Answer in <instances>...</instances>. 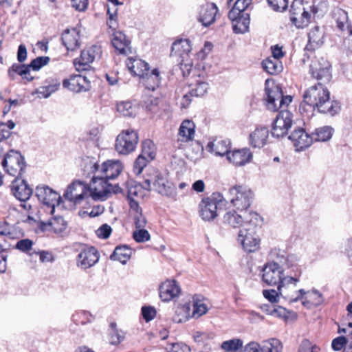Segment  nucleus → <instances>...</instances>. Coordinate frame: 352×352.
Returning a JSON list of instances; mask_svg holds the SVG:
<instances>
[{"instance_id": "obj_49", "label": "nucleus", "mask_w": 352, "mask_h": 352, "mask_svg": "<svg viewBox=\"0 0 352 352\" xmlns=\"http://www.w3.org/2000/svg\"><path fill=\"white\" fill-rule=\"evenodd\" d=\"M333 16L337 27L343 30L346 23H348V13L343 9L337 8L333 12Z\"/></svg>"}, {"instance_id": "obj_42", "label": "nucleus", "mask_w": 352, "mask_h": 352, "mask_svg": "<svg viewBox=\"0 0 352 352\" xmlns=\"http://www.w3.org/2000/svg\"><path fill=\"white\" fill-rule=\"evenodd\" d=\"M250 14L244 12L241 16L233 23L232 29L234 33H245L248 31L250 25Z\"/></svg>"}, {"instance_id": "obj_61", "label": "nucleus", "mask_w": 352, "mask_h": 352, "mask_svg": "<svg viewBox=\"0 0 352 352\" xmlns=\"http://www.w3.org/2000/svg\"><path fill=\"white\" fill-rule=\"evenodd\" d=\"M142 314L146 322L152 320L156 316V310L151 306H144L142 307Z\"/></svg>"}, {"instance_id": "obj_63", "label": "nucleus", "mask_w": 352, "mask_h": 352, "mask_svg": "<svg viewBox=\"0 0 352 352\" xmlns=\"http://www.w3.org/2000/svg\"><path fill=\"white\" fill-rule=\"evenodd\" d=\"M134 223L136 228H143L146 225V219L142 214V212L134 214Z\"/></svg>"}, {"instance_id": "obj_19", "label": "nucleus", "mask_w": 352, "mask_h": 352, "mask_svg": "<svg viewBox=\"0 0 352 352\" xmlns=\"http://www.w3.org/2000/svg\"><path fill=\"white\" fill-rule=\"evenodd\" d=\"M324 32L319 26L316 25L311 29L308 33V43L305 47L306 54L308 52L313 53L316 50L320 48L323 44Z\"/></svg>"}, {"instance_id": "obj_56", "label": "nucleus", "mask_w": 352, "mask_h": 352, "mask_svg": "<svg viewBox=\"0 0 352 352\" xmlns=\"http://www.w3.org/2000/svg\"><path fill=\"white\" fill-rule=\"evenodd\" d=\"M307 9L303 0H293L289 10L290 16L300 14V12Z\"/></svg>"}, {"instance_id": "obj_53", "label": "nucleus", "mask_w": 352, "mask_h": 352, "mask_svg": "<svg viewBox=\"0 0 352 352\" xmlns=\"http://www.w3.org/2000/svg\"><path fill=\"white\" fill-rule=\"evenodd\" d=\"M269 6L276 12H283L288 8V0H267Z\"/></svg>"}, {"instance_id": "obj_62", "label": "nucleus", "mask_w": 352, "mask_h": 352, "mask_svg": "<svg viewBox=\"0 0 352 352\" xmlns=\"http://www.w3.org/2000/svg\"><path fill=\"white\" fill-rule=\"evenodd\" d=\"M112 229L110 226L107 224L102 225L97 230L96 234L99 238L101 239H107L111 235Z\"/></svg>"}, {"instance_id": "obj_44", "label": "nucleus", "mask_w": 352, "mask_h": 352, "mask_svg": "<svg viewBox=\"0 0 352 352\" xmlns=\"http://www.w3.org/2000/svg\"><path fill=\"white\" fill-rule=\"evenodd\" d=\"M281 342L276 338L265 340L262 342L261 352H281Z\"/></svg>"}, {"instance_id": "obj_6", "label": "nucleus", "mask_w": 352, "mask_h": 352, "mask_svg": "<svg viewBox=\"0 0 352 352\" xmlns=\"http://www.w3.org/2000/svg\"><path fill=\"white\" fill-rule=\"evenodd\" d=\"M1 165L8 175L15 178L22 177L27 166L24 157L19 151L13 149L4 155Z\"/></svg>"}, {"instance_id": "obj_8", "label": "nucleus", "mask_w": 352, "mask_h": 352, "mask_svg": "<svg viewBox=\"0 0 352 352\" xmlns=\"http://www.w3.org/2000/svg\"><path fill=\"white\" fill-rule=\"evenodd\" d=\"M222 201L220 193H213L211 197L201 199L199 204V214L205 221L214 220L219 212L218 205Z\"/></svg>"}, {"instance_id": "obj_14", "label": "nucleus", "mask_w": 352, "mask_h": 352, "mask_svg": "<svg viewBox=\"0 0 352 352\" xmlns=\"http://www.w3.org/2000/svg\"><path fill=\"white\" fill-rule=\"evenodd\" d=\"M238 240L244 250L248 252H254L259 248L260 240L256 235L255 230L248 231V229H241L239 232Z\"/></svg>"}, {"instance_id": "obj_15", "label": "nucleus", "mask_w": 352, "mask_h": 352, "mask_svg": "<svg viewBox=\"0 0 352 352\" xmlns=\"http://www.w3.org/2000/svg\"><path fill=\"white\" fill-rule=\"evenodd\" d=\"M11 190L13 195L21 202L28 201L33 193V189L21 177H16L12 182Z\"/></svg>"}, {"instance_id": "obj_41", "label": "nucleus", "mask_w": 352, "mask_h": 352, "mask_svg": "<svg viewBox=\"0 0 352 352\" xmlns=\"http://www.w3.org/2000/svg\"><path fill=\"white\" fill-rule=\"evenodd\" d=\"M223 221L233 228H239L243 226V214H239L234 210H230L225 213Z\"/></svg>"}, {"instance_id": "obj_18", "label": "nucleus", "mask_w": 352, "mask_h": 352, "mask_svg": "<svg viewBox=\"0 0 352 352\" xmlns=\"http://www.w3.org/2000/svg\"><path fill=\"white\" fill-rule=\"evenodd\" d=\"M309 9L300 12V14L290 16V21L298 28H304L307 27L311 21L313 16L318 11V8L315 6H308Z\"/></svg>"}, {"instance_id": "obj_1", "label": "nucleus", "mask_w": 352, "mask_h": 352, "mask_svg": "<svg viewBox=\"0 0 352 352\" xmlns=\"http://www.w3.org/2000/svg\"><path fill=\"white\" fill-rule=\"evenodd\" d=\"M268 80L265 81V100L267 108L272 111H277L282 108L276 119L273 122L271 134L277 138H282L287 134L288 130L292 127L293 120L292 114L285 110L292 101L291 96H283L282 89L278 85L267 87Z\"/></svg>"}, {"instance_id": "obj_64", "label": "nucleus", "mask_w": 352, "mask_h": 352, "mask_svg": "<svg viewBox=\"0 0 352 352\" xmlns=\"http://www.w3.org/2000/svg\"><path fill=\"white\" fill-rule=\"evenodd\" d=\"M168 352H190V349L185 344L175 343L172 345Z\"/></svg>"}, {"instance_id": "obj_28", "label": "nucleus", "mask_w": 352, "mask_h": 352, "mask_svg": "<svg viewBox=\"0 0 352 352\" xmlns=\"http://www.w3.org/2000/svg\"><path fill=\"white\" fill-rule=\"evenodd\" d=\"M209 85L206 82H198L195 88L191 89L187 94H184L182 98V104L184 107H188L191 102V97L203 96L208 90Z\"/></svg>"}, {"instance_id": "obj_46", "label": "nucleus", "mask_w": 352, "mask_h": 352, "mask_svg": "<svg viewBox=\"0 0 352 352\" xmlns=\"http://www.w3.org/2000/svg\"><path fill=\"white\" fill-rule=\"evenodd\" d=\"M117 110L125 117H133L135 115V107L129 101L119 102L117 104Z\"/></svg>"}, {"instance_id": "obj_33", "label": "nucleus", "mask_w": 352, "mask_h": 352, "mask_svg": "<svg viewBox=\"0 0 352 352\" xmlns=\"http://www.w3.org/2000/svg\"><path fill=\"white\" fill-rule=\"evenodd\" d=\"M131 254L132 250L128 245H120L116 247L113 252L110 256V258L125 264L130 259Z\"/></svg>"}, {"instance_id": "obj_60", "label": "nucleus", "mask_w": 352, "mask_h": 352, "mask_svg": "<svg viewBox=\"0 0 352 352\" xmlns=\"http://www.w3.org/2000/svg\"><path fill=\"white\" fill-rule=\"evenodd\" d=\"M347 343V338L344 336H338L332 340L331 347L334 351H340Z\"/></svg>"}, {"instance_id": "obj_16", "label": "nucleus", "mask_w": 352, "mask_h": 352, "mask_svg": "<svg viewBox=\"0 0 352 352\" xmlns=\"http://www.w3.org/2000/svg\"><path fill=\"white\" fill-rule=\"evenodd\" d=\"M100 258L98 251L95 247L91 246L82 250L77 256L78 266L87 270L98 263Z\"/></svg>"}, {"instance_id": "obj_59", "label": "nucleus", "mask_w": 352, "mask_h": 352, "mask_svg": "<svg viewBox=\"0 0 352 352\" xmlns=\"http://www.w3.org/2000/svg\"><path fill=\"white\" fill-rule=\"evenodd\" d=\"M273 310L272 316L283 319L284 320H287L289 319V315L291 314L290 311L281 306L275 305Z\"/></svg>"}, {"instance_id": "obj_2", "label": "nucleus", "mask_w": 352, "mask_h": 352, "mask_svg": "<svg viewBox=\"0 0 352 352\" xmlns=\"http://www.w3.org/2000/svg\"><path fill=\"white\" fill-rule=\"evenodd\" d=\"M302 103L319 113L333 116L340 111L337 101L330 100V92L322 82L311 86L303 94Z\"/></svg>"}, {"instance_id": "obj_54", "label": "nucleus", "mask_w": 352, "mask_h": 352, "mask_svg": "<svg viewBox=\"0 0 352 352\" xmlns=\"http://www.w3.org/2000/svg\"><path fill=\"white\" fill-rule=\"evenodd\" d=\"M133 232V238L138 243H143L150 240L151 236L149 232L143 228H137Z\"/></svg>"}, {"instance_id": "obj_23", "label": "nucleus", "mask_w": 352, "mask_h": 352, "mask_svg": "<svg viewBox=\"0 0 352 352\" xmlns=\"http://www.w3.org/2000/svg\"><path fill=\"white\" fill-rule=\"evenodd\" d=\"M84 84L85 78H82L81 74L71 76L69 79H65L63 82L64 88L76 93L87 91L91 89V85Z\"/></svg>"}, {"instance_id": "obj_36", "label": "nucleus", "mask_w": 352, "mask_h": 352, "mask_svg": "<svg viewBox=\"0 0 352 352\" xmlns=\"http://www.w3.org/2000/svg\"><path fill=\"white\" fill-rule=\"evenodd\" d=\"M334 132V129L330 126H323L316 128L311 133L313 142H327L329 141Z\"/></svg>"}, {"instance_id": "obj_9", "label": "nucleus", "mask_w": 352, "mask_h": 352, "mask_svg": "<svg viewBox=\"0 0 352 352\" xmlns=\"http://www.w3.org/2000/svg\"><path fill=\"white\" fill-rule=\"evenodd\" d=\"M138 143V133L134 130L127 129L117 136L115 148L119 154L128 155L135 149Z\"/></svg>"}, {"instance_id": "obj_48", "label": "nucleus", "mask_w": 352, "mask_h": 352, "mask_svg": "<svg viewBox=\"0 0 352 352\" xmlns=\"http://www.w3.org/2000/svg\"><path fill=\"white\" fill-rule=\"evenodd\" d=\"M243 340L239 338H234L222 342L221 349L227 352H236L243 347Z\"/></svg>"}, {"instance_id": "obj_3", "label": "nucleus", "mask_w": 352, "mask_h": 352, "mask_svg": "<svg viewBox=\"0 0 352 352\" xmlns=\"http://www.w3.org/2000/svg\"><path fill=\"white\" fill-rule=\"evenodd\" d=\"M85 168L89 170L88 175L91 177V186H96V184L98 182V185H103L104 188H108L109 180L118 177L123 167L119 160H107L101 166L98 162L90 160L85 166Z\"/></svg>"}, {"instance_id": "obj_21", "label": "nucleus", "mask_w": 352, "mask_h": 352, "mask_svg": "<svg viewBox=\"0 0 352 352\" xmlns=\"http://www.w3.org/2000/svg\"><path fill=\"white\" fill-rule=\"evenodd\" d=\"M160 297L162 301L168 302L177 296L180 293V288L175 280H167L162 283L159 288Z\"/></svg>"}, {"instance_id": "obj_55", "label": "nucleus", "mask_w": 352, "mask_h": 352, "mask_svg": "<svg viewBox=\"0 0 352 352\" xmlns=\"http://www.w3.org/2000/svg\"><path fill=\"white\" fill-rule=\"evenodd\" d=\"M144 189V184L131 182L128 184L127 199H134L133 197H138L141 190Z\"/></svg>"}, {"instance_id": "obj_29", "label": "nucleus", "mask_w": 352, "mask_h": 352, "mask_svg": "<svg viewBox=\"0 0 352 352\" xmlns=\"http://www.w3.org/2000/svg\"><path fill=\"white\" fill-rule=\"evenodd\" d=\"M268 135L267 127H258L250 135V144L255 148H261L266 144Z\"/></svg>"}, {"instance_id": "obj_34", "label": "nucleus", "mask_w": 352, "mask_h": 352, "mask_svg": "<svg viewBox=\"0 0 352 352\" xmlns=\"http://www.w3.org/2000/svg\"><path fill=\"white\" fill-rule=\"evenodd\" d=\"M243 226L242 229H248V231L255 230L256 228L260 226L262 221V218L259 214L254 212H248L246 210L243 211Z\"/></svg>"}, {"instance_id": "obj_38", "label": "nucleus", "mask_w": 352, "mask_h": 352, "mask_svg": "<svg viewBox=\"0 0 352 352\" xmlns=\"http://www.w3.org/2000/svg\"><path fill=\"white\" fill-rule=\"evenodd\" d=\"M190 303L178 305L173 316V321L176 323H182L187 321L191 317Z\"/></svg>"}, {"instance_id": "obj_32", "label": "nucleus", "mask_w": 352, "mask_h": 352, "mask_svg": "<svg viewBox=\"0 0 352 352\" xmlns=\"http://www.w3.org/2000/svg\"><path fill=\"white\" fill-rule=\"evenodd\" d=\"M130 41L126 38V35L121 31H115L113 34L111 43L113 47L120 54H126L129 47Z\"/></svg>"}, {"instance_id": "obj_31", "label": "nucleus", "mask_w": 352, "mask_h": 352, "mask_svg": "<svg viewBox=\"0 0 352 352\" xmlns=\"http://www.w3.org/2000/svg\"><path fill=\"white\" fill-rule=\"evenodd\" d=\"M195 124L193 122L186 120L183 121L178 131V140L188 142L193 140L195 135Z\"/></svg>"}, {"instance_id": "obj_5", "label": "nucleus", "mask_w": 352, "mask_h": 352, "mask_svg": "<svg viewBox=\"0 0 352 352\" xmlns=\"http://www.w3.org/2000/svg\"><path fill=\"white\" fill-rule=\"evenodd\" d=\"M280 250L274 249L270 252V256L272 258H276L277 261L267 263L263 269V280L268 285H278L281 280V275H283V269L280 266V258L284 255ZM283 262H284L283 261Z\"/></svg>"}, {"instance_id": "obj_37", "label": "nucleus", "mask_w": 352, "mask_h": 352, "mask_svg": "<svg viewBox=\"0 0 352 352\" xmlns=\"http://www.w3.org/2000/svg\"><path fill=\"white\" fill-rule=\"evenodd\" d=\"M141 78L146 88L152 91L158 87L161 82L160 72L156 68L149 72L145 76H142Z\"/></svg>"}, {"instance_id": "obj_58", "label": "nucleus", "mask_w": 352, "mask_h": 352, "mask_svg": "<svg viewBox=\"0 0 352 352\" xmlns=\"http://www.w3.org/2000/svg\"><path fill=\"white\" fill-rule=\"evenodd\" d=\"M33 241L29 239H21L17 241L15 248L22 252H28L32 250Z\"/></svg>"}, {"instance_id": "obj_10", "label": "nucleus", "mask_w": 352, "mask_h": 352, "mask_svg": "<svg viewBox=\"0 0 352 352\" xmlns=\"http://www.w3.org/2000/svg\"><path fill=\"white\" fill-rule=\"evenodd\" d=\"M309 73L318 82L326 84L332 78L331 65L324 58L321 57L311 61L309 66Z\"/></svg>"}, {"instance_id": "obj_35", "label": "nucleus", "mask_w": 352, "mask_h": 352, "mask_svg": "<svg viewBox=\"0 0 352 352\" xmlns=\"http://www.w3.org/2000/svg\"><path fill=\"white\" fill-rule=\"evenodd\" d=\"M262 67L270 75H277L283 71V66L280 60L268 57L261 63Z\"/></svg>"}, {"instance_id": "obj_26", "label": "nucleus", "mask_w": 352, "mask_h": 352, "mask_svg": "<svg viewBox=\"0 0 352 352\" xmlns=\"http://www.w3.org/2000/svg\"><path fill=\"white\" fill-rule=\"evenodd\" d=\"M80 32L76 29H67L62 34L63 45L68 51H73L79 47Z\"/></svg>"}, {"instance_id": "obj_4", "label": "nucleus", "mask_w": 352, "mask_h": 352, "mask_svg": "<svg viewBox=\"0 0 352 352\" xmlns=\"http://www.w3.org/2000/svg\"><path fill=\"white\" fill-rule=\"evenodd\" d=\"M153 190L159 194L170 197L174 191L173 187L168 182L165 175L155 168H148L144 179V189L148 191Z\"/></svg>"}, {"instance_id": "obj_22", "label": "nucleus", "mask_w": 352, "mask_h": 352, "mask_svg": "<svg viewBox=\"0 0 352 352\" xmlns=\"http://www.w3.org/2000/svg\"><path fill=\"white\" fill-rule=\"evenodd\" d=\"M85 186L80 182L72 183L68 186L63 197L75 204H79L84 199Z\"/></svg>"}, {"instance_id": "obj_52", "label": "nucleus", "mask_w": 352, "mask_h": 352, "mask_svg": "<svg viewBox=\"0 0 352 352\" xmlns=\"http://www.w3.org/2000/svg\"><path fill=\"white\" fill-rule=\"evenodd\" d=\"M154 144L151 140H145L142 143V154L145 157L147 156L152 160L155 158V153L153 151Z\"/></svg>"}, {"instance_id": "obj_43", "label": "nucleus", "mask_w": 352, "mask_h": 352, "mask_svg": "<svg viewBox=\"0 0 352 352\" xmlns=\"http://www.w3.org/2000/svg\"><path fill=\"white\" fill-rule=\"evenodd\" d=\"M47 85L41 87L38 94L43 98H48L52 93L55 92L60 86V82L57 79H51L46 81Z\"/></svg>"}, {"instance_id": "obj_11", "label": "nucleus", "mask_w": 352, "mask_h": 352, "mask_svg": "<svg viewBox=\"0 0 352 352\" xmlns=\"http://www.w3.org/2000/svg\"><path fill=\"white\" fill-rule=\"evenodd\" d=\"M283 261H284L283 266L285 265L287 269L292 268V272L289 275L286 276L281 275V280L279 282L277 287L279 294L281 296L287 294L284 289H286V287L289 284H293L294 286L296 285L299 282V278L301 275V270L299 267L297 265L292 264L289 258H286L285 255H281L280 263H283Z\"/></svg>"}, {"instance_id": "obj_27", "label": "nucleus", "mask_w": 352, "mask_h": 352, "mask_svg": "<svg viewBox=\"0 0 352 352\" xmlns=\"http://www.w3.org/2000/svg\"><path fill=\"white\" fill-rule=\"evenodd\" d=\"M206 147L209 151L214 152L216 155H226L228 157V155L230 153L231 142L228 139H216L212 142H210Z\"/></svg>"}, {"instance_id": "obj_39", "label": "nucleus", "mask_w": 352, "mask_h": 352, "mask_svg": "<svg viewBox=\"0 0 352 352\" xmlns=\"http://www.w3.org/2000/svg\"><path fill=\"white\" fill-rule=\"evenodd\" d=\"M190 41L188 39H180L175 41L171 47V55L182 57L188 54L192 50Z\"/></svg>"}, {"instance_id": "obj_51", "label": "nucleus", "mask_w": 352, "mask_h": 352, "mask_svg": "<svg viewBox=\"0 0 352 352\" xmlns=\"http://www.w3.org/2000/svg\"><path fill=\"white\" fill-rule=\"evenodd\" d=\"M50 60L48 56H38L33 59L29 65H28L29 70L38 71L42 67L47 65Z\"/></svg>"}, {"instance_id": "obj_47", "label": "nucleus", "mask_w": 352, "mask_h": 352, "mask_svg": "<svg viewBox=\"0 0 352 352\" xmlns=\"http://www.w3.org/2000/svg\"><path fill=\"white\" fill-rule=\"evenodd\" d=\"M29 68L28 65H21L19 63H14L8 69V74L11 80H14L15 74L23 76L24 74L29 75Z\"/></svg>"}, {"instance_id": "obj_20", "label": "nucleus", "mask_w": 352, "mask_h": 352, "mask_svg": "<svg viewBox=\"0 0 352 352\" xmlns=\"http://www.w3.org/2000/svg\"><path fill=\"white\" fill-rule=\"evenodd\" d=\"M218 12L217 6L215 3H206L200 8L198 20L205 27H208L215 21V16Z\"/></svg>"}, {"instance_id": "obj_45", "label": "nucleus", "mask_w": 352, "mask_h": 352, "mask_svg": "<svg viewBox=\"0 0 352 352\" xmlns=\"http://www.w3.org/2000/svg\"><path fill=\"white\" fill-rule=\"evenodd\" d=\"M109 343L113 345H117L124 339V336L121 331L116 328V323L111 322L109 329Z\"/></svg>"}, {"instance_id": "obj_7", "label": "nucleus", "mask_w": 352, "mask_h": 352, "mask_svg": "<svg viewBox=\"0 0 352 352\" xmlns=\"http://www.w3.org/2000/svg\"><path fill=\"white\" fill-rule=\"evenodd\" d=\"M231 204L241 212L246 210L251 205L253 192L247 186L236 185L229 190Z\"/></svg>"}, {"instance_id": "obj_24", "label": "nucleus", "mask_w": 352, "mask_h": 352, "mask_svg": "<svg viewBox=\"0 0 352 352\" xmlns=\"http://www.w3.org/2000/svg\"><path fill=\"white\" fill-rule=\"evenodd\" d=\"M89 190L94 200L104 199L111 192L117 194L122 192V189L118 184L112 185L109 182L108 188H104L103 185H98L96 186H90Z\"/></svg>"}, {"instance_id": "obj_50", "label": "nucleus", "mask_w": 352, "mask_h": 352, "mask_svg": "<svg viewBox=\"0 0 352 352\" xmlns=\"http://www.w3.org/2000/svg\"><path fill=\"white\" fill-rule=\"evenodd\" d=\"M193 310L191 314L192 318H198L206 314L208 310L206 305L201 303L195 297L193 298Z\"/></svg>"}, {"instance_id": "obj_57", "label": "nucleus", "mask_w": 352, "mask_h": 352, "mask_svg": "<svg viewBox=\"0 0 352 352\" xmlns=\"http://www.w3.org/2000/svg\"><path fill=\"white\" fill-rule=\"evenodd\" d=\"M147 160L143 155H140L133 164V171L136 175H140L146 165Z\"/></svg>"}, {"instance_id": "obj_25", "label": "nucleus", "mask_w": 352, "mask_h": 352, "mask_svg": "<svg viewBox=\"0 0 352 352\" xmlns=\"http://www.w3.org/2000/svg\"><path fill=\"white\" fill-rule=\"evenodd\" d=\"M252 159V153L249 148L234 150L228 155V160L236 166H241L250 162Z\"/></svg>"}, {"instance_id": "obj_30", "label": "nucleus", "mask_w": 352, "mask_h": 352, "mask_svg": "<svg viewBox=\"0 0 352 352\" xmlns=\"http://www.w3.org/2000/svg\"><path fill=\"white\" fill-rule=\"evenodd\" d=\"M128 60L127 67L133 75L141 78L149 72V65L144 60L132 58Z\"/></svg>"}, {"instance_id": "obj_13", "label": "nucleus", "mask_w": 352, "mask_h": 352, "mask_svg": "<svg viewBox=\"0 0 352 352\" xmlns=\"http://www.w3.org/2000/svg\"><path fill=\"white\" fill-rule=\"evenodd\" d=\"M101 48L97 45H93L88 49L83 50L81 52L80 58L75 59L74 64L76 69L78 72L88 70L90 67L89 64L91 63L96 56H99L101 54Z\"/></svg>"}, {"instance_id": "obj_40", "label": "nucleus", "mask_w": 352, "mask_h": 352, "mask_svg": "<svg viewBox=\"0 0 352 352\" xmlns=\"http://www.w3.org/2000/svg\"><path fill=\"white\" fill-rule=\"evenodd\" d=\"M47 226H50L56 233H59L64 231L67 228V223L61 216L54 217L51 220L47 223H41V229L43 230H46Z\"/></svg>"}, {"instance_id": "obj_17", "label": "nucleus", "mask_w": 352, "mask_h": 352, "mask_svg": "<svg viewBox=\"0 0 352 352\" xmlns=\"http://www.w3.org/2000/svg\"><path fill=\"white\" fill-rule=\"evenodd\" d=\"M288 138L297 150H303L313 143L311 134H308L304 129L300 127L294 130Z\"/></svg>"}, {"instance_id": "obj_12", "label": "nucleus", "mask_w": 352, "mask_h": 352, "mask_svg": "<svg viewBox=\"0 0 352 352\" xmlns=\"http://www.w3.org/2000/svg\"><path fill=\"white\" fill-rule=\"evenodd\" d=\"M36 196L45 206L51 208L52 214L54 212L55 206H59L62 201L60 195L47 186H37Z\"/></svg>"}]
</instances>
